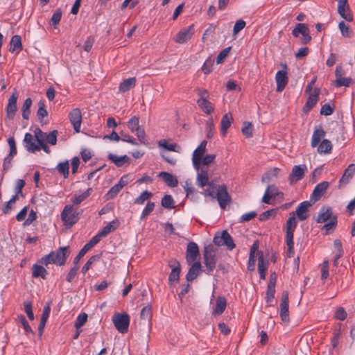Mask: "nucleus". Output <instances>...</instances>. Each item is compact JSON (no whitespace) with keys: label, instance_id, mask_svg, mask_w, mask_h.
<instances>
[{"label":"nucleus","instance_id":"f257e3e1","mask_svg":"<svg viewBox=\"0 0 355 355\" xmlns=\"http://www.w3.org/2000/svg\"><path fill=\"white\" fill-rule=\"evenodd\" d=\"M216 155L209 154L204 156L199 161V166L193 167L197 171L196 184L200 188H203L209 180V165L214 162Z\"/></svg>","mask_w":355,"mask_h":355},{"label":"nucleus","instance_id":"f03ea898","mask_svg":"<svg viewBox=\"0 0 355 355\" xmlns=\"http://www.w3.org/2000/svg\"><path fill=\"white\" fill-rule=\"evenodd\" d=\"M318 223H326L322 230L325 231L326 234L331 233L336 227L337 217L332 214L331 209L329 207H323L317 218Z\"/></svg>","mask_w":355,"mask_h":355},{"label":"nucleus","instance_id":"7ed1b4c3","mask_svg":"<svg viewBox=\"0 0 355 355\" xmlns=\"http://www.w3.org/2000/svg\"><path fill=\"white\" fill-rule=\"evenodd\" d=\"M67 255V247H61L57 251L51 252L50 254L43 257L41 262L46 266L50 263L62 266L64 264Z\"/></svg>","mask_w":355,"mask_h":355},{"label":"nucleus","instance_id":"20e7f679","mask_svg":"<svg viewBox=\"0 0 355 355\" xmlns=\"http://www.w3.org/2000/svg\"><path fill=\"white\" fill-rule=\"evenodd\" d=\"M61 219L66 226L71 227L79 219V213L73 205H66L62 211Z\"/></svg>","mask_w":355,"mask_h":355},{"label":"nucleus","instance_id":"39448f33","mask_svg":"<svg viewBox=\"0 0 355 355\" xmlns=\"http://www.w3.org/2000/svg\"><path fill=\"white\" fill-rule=\"evenodd\" d=\"M213 241L216 245L226 246L230 250L235 248L232 236L226 230L216 232Z\"/></svg>","mask_w":355,"mask_h":355},{"label":"nucleus","instance_id":"423d86ee","mask_svg":"<svg viewBox=\"0 0 355 355\" xmlns=\"http://www.w3.org/2000/svg\"><path fill=\"white\" fill-rule=\"evenodd\" d=\"M128 128L132 132H136L137 139L141 144H145L146 143L145 130L139 125V116H132L128 122Z\"/></svg>","mask_w":355,"mask_h":355},{"label":"nucleus","instance_id":"0eeeda50","mask_svg":"<svg viewBox=\"0 0 355 355\" xmlns=\"http://www.w3.org/2000/svg\"><path fill=\"white\" fill-rule=\"evenodd\" d=\"M204 263L207 268V270L210 272L212 271L216 264V249L211 245L205 246L204 248Z\"/></svg>","mask_w":355,"mask_h":355},{"label":"nucleus","instance_id":"6e6552de","mask_svg":"<svg viewBox=\"0 0 355 355\" xmlns=\"http://www.w3.org/2000/svg\"><path fill=\"white\" fill-rule=\"evenodd\" d=\"M113 323L116 329L121 334L128 330L130 317L127 313H116L112 317Z\"/></svg>","mask_w":355,"mask_h":355},{"label":"nucleus","instance_id":"1a4fd4ad","mask_svg":"<svg viewBox=\"0 0 355 355\" xmlns=\"http://www.w3.org/2000/svg\"><path fill=\"white\" fill-rule=\"evenodd\" d=\"M195 33L193 24L182 28L174 38V41L178 44H184L189 41Z\"/></svg>","mask_w":355,"mask_h":355},{"label":"nucleus","instance_id":"9d476101","mask_svg":"<svg viewBox=\"0 0 355 355\" xmlns=\"http://www.w3.org/2000/svg\"><path fill=\"white\" fill-rule=\"evenodd\" d=\"M216 198L222 209H225L226 206L230 202L231 198L227 193V187L225 185H220L216 189Z\"/></svg>","mask_w":355,"mask_h":355},{"label":"nucleus","instance_id":"9b49d317","mask_svg":"<svg viewBox=\"0 0 355 355\" xmlns=\"http://www.w3.org/2000/svg\"><path fill=\"white\" fill-rule=\"evenodd\" d=\"M197 104L200 110L208 115L211 114L214 110L213 104L207 99L206 92L200 93V98L197 101Z\"/></svg>","mask_w":355,"mask_h":355},{"label":"nucleus","instance_id":"f8f14e48","mask_svg":"<svg viewBox=\"0 0 355 355\" xmlns=\"http://www.w3.org/2000/svg\"><path fill=\"white\" fill-rule=\"evenodd\" d=\"M343 69L340 66H337L336 69V76L334 86L337 87H352L353 86V80L351 78L343 77L342 76Z\"/></svg>","mask_w":355,"mask_h":355},{"label":"nucleus","instance_id":"ddd939ff","mask_svg":"<svg viewBox=\"0 0 355 355\" xmlns=\"http://www.w3.org/2000/svg\"><path fill=\"white\" fill-rule=\"evenodd\" d=\"M280 317L284 322L288 323L289 322L288 293L287 291H284L282 295L280 303Z\"/></svg>","mask_w":355,"mask_h":355},{"label":"nucleus","instance_id":"4468645a","mask_svg":"<svg viewBox=\"0 0 355 355\" xmlns=\"http://www.w3.org/2000/svg\"><path fill=\"white\" fill-rule=\"evenodd\" d=\"M306 171L307 167L305 164L294 166L289 175L290 183L293 184L303 178Z\"/></svg>","mask_w":355,"mask_h":355},{"label":"nucleus","instance_id":"2eb2a0df","mask_svg":"<svg viewBox=\"0 0 355 355\" xmlns=\"http://www.w3.org/2000/svg\"><path fill=\"white\" fill-rule=\"evenodd\" d=\"M69 119L76 132L80 131L82 114L79 108H74L69 113Z\"/></svg>","mask_w":355,"mask_h":355},{"label":"nucleus","instance_id":"dca6fc26","mask_svg":"<svg viewBox=\"0 0 355 355\" xmlns=\"http://www.w3.org/2000/svg\"><path fill=\"white\" fill-rule=\"evenodd\" d=\"M338 12L346 21H352L353 20V15L351 9L347 4V0H338Z\"/></svg>","mask_w":355,"mask_h":355},{"label":"nucleus","instance_id":"f3484780","mask_svg":"<svg viewBox=\"0 0 355 355\" xmlns=\"http://www.w3.org/2000/svg\"><path fill=\"white\" fill-rule=\"evenodd\" d=\"M168 265L171 268V272L168 277V283L171 286L174 282H177L179 280L180 264L176 259H171Z\"/></svg>","mask_w":355,"mask_h":355},{"label":"nucleus","instance_id":"a211bd4d","mask_svg":"<svg viewBox=\"0 0 355 355\" xmlns=\"http://www.w3.org/2000/svg\"><path fill=\"white\" fill-rule=\"evenodd\" d=\"M199 256V248L194 242H190L187 245L186 252L187 262L190 264L194 262Z\"/></svg>","mask_w":355,"mask_h":355},{"label":"nucleus","instance_id":"6ab92c4d","mask_svg":"<svg viewBox=\"0 0 355 355\" xmlns=\"http://www.w3.org/2000/svg\"><path fill=\"white\" fill-rule=\"evenodd\" d=\"M207 141H202L198 147L193 151L192 155V164L193 167L199 166V161L204 157L206 152Z\"/></svg>","mask_w":355,"mask_h":355},{"label":"nucleus","instance_id":"aec40b11","mask_svg":"<svg viewBox=\"0 0 355 355\" xmlns=\"http://www.w3.org/2000/svg\"><path fill=\"white\" fill-rule=\"evenodd\" d=\"M355 173V164H350L344 171V173L339 180V188L347 185Z\"/></svg>","mask_w":355,"mask_h":355},{"label":"nucleus","instance_id":"412c9836","mask_svg":"<svg viewBox=\"0 0 355 355\" xmlns=\"http://www.w3.org/2000/svg\"><path fill=\"white\" fill-rule=\"evenodd\" d=\"M24 142L25 144V148L29 152L35 153L40 150V146L37 143L35 136L32 135L31 133H26L25 135Z\"/></svg>","mask_w":355,"mask_h":355},{"label":"nucleus","instance_id":"4be33fe9","mask_svg":"<svg viewBox=\"0 0 355 355\" xmlns=\"http://www.w3.org/2000/svg\"><path fill=\"white\" fill-rule=\"evenodd\" d=\"M279 195H282L274 184H270L268 186L265 193L262 198V202L266 204H270V200Z\"/></svg>","mask_w":355,"mask_h":355},{"label":"nucleus","instance_id":"5701e85b","mask_svg":"<svg viewBox=\"0 0 355 355\" xmlns=\"http://www.w3.org/2000/svg\"><path fill=\"white\" fill-rule=\"evenodd\" d=\"M275 79L277 83V89H284L287 83H288V77H287V67L286 65H284V69L282 71H279L276 73Z\"/></svg>","mask_w":355,"mask_h":355},{"label":"nucleus","instance_id":"b1692460","mask_svg":"<svg viewBox=\"0 0 355 355\" xmlns=\"http://www.w3.org/2000/svg\"><path fill=\"white\" fill-rule=\"evenodd\" d=\"M17 93H13L12 95L8 99V103L6 107V114L9 119H13L17 112Z\"/></svg>","mask_w":355,"mask_h":355},{"label":"nucleus","instance_id":"393cba45","mask_svg":"<svg viewBox=\"0 0 355 355\" xmlns=\"http://www.w3.org/2000/svg\"><path fill=\"white\" fill-rule=\"evenodd\" d=\"M329 186V183L324 181L318 184L315 187L312 193V200H313V202L318 200L322 197V196L326 192Z\"/></svg>","mask_w":355,"mask_h":355},{"label":"nucleus","instance_id":"a878e982","mask_svg":"<svg viewBox=\"0 0 355 355\" xmlns=\"http://www.w3.org/2000/svg\"><path fill=\"white\" fill-rule=\"evenodd\" d=\"M227 306L226 299L223 296H218L216 298V305L212 311V315L214 316H218L221 315L225 310Z\"/></svg>","mask_w":355,"mask_h":355},{"label":"nucleus","instance_id":"bb28decb","mask_svg":"<svg viewBox=\"0 0 355 355\" xmlns=\"http://www.w3.org/2000/svg\"><path fill=\"white\" fill-rule=\"evenodd\" d=\"M325 136V132L321 125L316 126L312 135L311 145L313 148L317 146L321 139Z\"/></svg>","mask_w":355,"mask_h":355},{"label":"nucleus","instance_id":"cd10ccee","mask_svg":"<svg viewBox=\"0 0 355 355\" xmlns=\"http://www.w3.org/2000/svg\"><path fill=\"white\" fill-rule=\"evenodd\" d=\"M107 158L118 167H121L130 162V158L127 155L118 156L112 153H109Z\"/></svg>","mask_w":355,"mask_h":355},{"label":"nucleus","instance_id":"c85d7f7f","mask_svg":"<svg viewBox=\"0 0 355 355\" xmlns=\"http://www.w3.org/2000/svg\"><path fill=\"white\" fill-rule=\"evenodd\" d=\"M311 206V203L308 201L301 202L296 209V214L300 220H304L308 217L307 211Z\"/></svg>","mask_w":355,"mask_h":355},{"label":"nucleus","instance_id":"c756f323","mask_svg":"<svg viewBox=\"0 0 355 355\" xmlns=\"http://www.w3.org/2000/svg\"><path fill=\"white\" fill-rule=\"evenodd\" d=\"M200 270L201 263L199 261L193 262L187 274L186 278L187 281L190 282L196 279Z\"/></svg>","mask_w":355,"mask_h":355},{"label":"nucleus","instance_id":"7c9ffc66","mask_svg":"<svg viewBox=\"0 0 355 355\" xmlns=\"http://www.w3.org/2000/svg\"><path fill=\"white\" fill-rule=\"evenodd\" d=\"M233 120V116L231 113H227L223 116L220 121V130L223 136L226 135L227 129L231 126Z\"/></svg>","mask_w":355,"mask_h":355},{"label":"nucleus","instance_id":"2f4dec72","mask_svg":"<svg viewBox=\"0 0 355 355\" xmlns=\"http://www.w3.org/2000/svg\"><path fill=\"white\" fill-rule=\"evenodd\" d=\"M22 49L21 39L19 35H15L12 37L10 42L9 51L11 53H18Z\"/></svg>","mask_w":355,"mask_h":355},{"label":"nucleus","instance_id":"473e14b6","mask_svg":"<svg viewBox=\"0 0 355 355\" xmlns=\"http://www.w3.org/2000/svg\"><path fill=\"white\" fill-rule=\"evenodd\" d=\"M159 177L162 178L164 182L171 187H175L178 185V179L172 174L167 172H160Z\"/></svg>","mask_w":355,"mask_h":355},{"label":"nucleus","instance_id":"72a5a7b5","mask_svg":"<svg viewBox=\"0 0 355 355\" xmlns=\"http://www.w3.org/2000/svg\"><path fill=\"white\" fill-rule=\"evenodd\" d=\"M267 269H268V262H266L264 261L263 257V252H259L258 270H259L261 279H265Z\"/></svg>","mask_w":355,"mask_h":355},{"label":"nucleus","instance_id":"f704fd0d","mask_svg":"<svg viewBox=\"0 0 355 355\" xmlns=\"http://www.w3.org/2000/svg\"><path fill=\"white\" fill-rule=\"evenodd\" d=\"M279 172V168H273L271 170L268 171L261 178L263 183H269L273 179L277 178Z\"/></svg>","mask_w":355,"mask_h":355},{"label":"nucleus","instance_id":"c9c22d12","mask_svg":"<svg viewBox=\"0 0 355 355\" xmlns=\"http://www.w3.org/2000/svg\"><path fill=\"white\" fill-rule=\"evenodd\" d=\"M332 149V145L329 140L323 139L320 144H318V153L327 154L330 153Z\"/></svg>","mask_w":355,"mask_h":355},{"label":"nucleus","instance_id":"e433bc0d","mask_svg":"<svg viewBox=\"0 0 355 355\" xmlns=\"http://www.w3.org/2000/svg\"><path fill=\"white\" fill-rule=\"evenodd\" d=\"M318 94L315 92L314 94H310L305 105L303 107L304 112H308L315 105L318 101Z\"/></svg>","mask_w":355,"mask_h":355},{"label":"nucleus","instance_id":"4c0bfd02","mask_svg":"<svg viewBox=\"0 0 355 355\" xmlns=\"http://www.w3.org/2000/svg\"><path fill=\"white\" fill-rule=\"evenodd\" d=\"M91 191L92 189L89 188L83 193L73 197L71 199V202H73L72 205H73V207L79 205L84 200L89 196Z\"/></svg>","mask_w":355,"mask_h":355},{"label":"nucleus","instance_id":"58836bf2","mask_svg":"<svg viewBox=\"0 0 355 355\" xmlns=\"http://www.w3.org/2000/svg\"><path fill=\"white\" fill-rule=\"evenodd\" d=\"M47 275L46 270L39 265H33V276L35 278L41 277L43 279H46Z\"/></svg>","mask_w":355,"mask_h":355},{"label":"nucleus","instance_id":"ea45409f","mask_svg":"<svg viewBox=\"0 0 355 355\" xmlns=\"http://www.w3.org/2000/svg\"><path fill=\"white\" fill-rule=\"evenodd\" d=\"M118 226V221L113 220L105 225L103 230L99 232L103 237L109 233L113 232Z\"/></svg>","mask_w":355,"mask_h":355},{"label":"nucleus","instance_id":"a19ab883","mask_svg":"<svg viewBox=\"0 0 355 355\" xmlns=\"http://www.w3.org/2000/svg\"><path fill=\"white\" fill-rule=\"evenodd\" d=\"M31 105L32 100L30 98H26L21 108L22 116L24 119H28L29 118L31 114L30 108Z\"/></svg>","mask_w":355,"mask_h":355},{"label":"nucleus","instance_id":"79ce46f5","mask_svg":"<svg viewBox=\"0 0 355 355\" xmlns=\"http://www.w3.org/2000/svg\"><path fill=\"white\" fill-rule=\"evenodd\" d=\"M69 164L68 161L60 162L57 166V170L64 178L69 176Z\"/></svg>","mask_w":355,"mask_h":355},{"label":"nucleus","instance_id":"37998d69","mask_svg":"<svg viewBox=\"0 0 355 355\" xmlns=\"http://www.w3.org/2000/svg\"><path fill=\"white\" fill-rule=\"evenodd\" d=\"M309 29L308 26L305 24H297L295 28L292 31V34L294 37H297L300 34L302 35L306 33Z\"/></svg>","mask_w":355,"mask_h":355},{"label":"nucleus","instance_id":"c03bdc74","mask_svg":"<svg viewBox=\"0 0 355 355\" xmlns=\"http://www.w3.org/2000/svg\"><path fill=\"white\" fill-rule=\"evenodd\" d=\"M136 78L135 77L124 80L119 85V89H131L136 85Z\"/></svg>","mask_w":355,"mask_h":355},{"label":"nucleus","instance_id":"a18cd8bd","mask_svg":"<svg viewBox=\"0 0 355 355\" xmlns=\"http://www.w3.org/2000/svg\"><path fill=\"white\" fill-rule=\"evenodd\" d=\"M275 289L273 288V284H268L266 292V303L268 306H271V302L274 299Z\"/></svg>","mask_w":355,"mask_h":355},{"label":"nucleus","instance_id":"49530a36","mask_svg":"<svg viewBox=\"0 0 355 355\" xmlns=\"http://www.w3.org/2000/svg\"><path fill=\"white\" fill-rule=\"evenodd\" d=\"M152 316V307L150 305L144 306L140 312V318L144 320H149Z\"/></svg>","mask_w":355,"mask_h":355},{"label":"nucleus","instance_id":"de8ad7c7","mask_svg":"<svg viewBox=\"0 0 355 355\" xmlns=\"http://www.w3.org/2000/svg\"><path fill=\"white\" fill-rule=\"evenodd\" d=\"M207 137L211 138L214 135V124L212 116H210L206 122Z\"/></svg>","mask_w":355,"mask_h":355},{"label":"nucleus","instance_id":"09e8293b","mask_svg":"<svg viewBox=\"0 0 355 355\" xmlns=\"http://www.w3.org/2000/svg\"><path fill=\"white\" fill-rule=\"evenodd\" d=\"M241 132L245 137H247V138L252 137V124L250 122L245 121L243 123V128L241 129Z\"/></svg>","mask_w":355,"mask_h":355},{"label":"nucleus","instance_id":"8fccbe9b","mask_svg":"<svg viewBox=\"0 0 355 355\" xmlns=\"http://www.w3.org/2000/svg\"><path fill=\"white\" fill-rule=\"evenodd\" d=\"M121 190V185L118 186L117 184L114 185L105 194V198L108 200L114 198L119 192Z\"/></svg>","mask_w":355,"mask_h":355},{"label":"nucleus","instance_id":"3c124183","mask_svg":"<svg viewBox=\"0 0 355 355\" xmlns=\"http://www.w3.org/2000/svg\"><path fill=\"white\" fill-rule=\"evenodd\" d=\"M338 27L343 37H350L352 36V31L349 26L344 21H340L338 24Z\"/></svg>","mask_w":355,"mask_h":355},{"label":"nucleus","instance_id":"603ef678","mask_svg":"<svg viewBox=\"0 0 355 355\" xmlns=\"http://www.w3.org/2000/svg\"><path fill=\"white\" fill-rule=\"evenodd\" d=\"M152 193L148 191H143L141 195L135 200V203L138 205H142L144 202L147 200L150 196Z\"/></svg>","mask_w":355,"mask_h":355},{"label":"nucleus","instance_id":"864d4df0","mask_svg":"<svg viewBox=\"0 0 355 355\" xmlns=\"http://www.w3.org/2000/svg\"><path fill=\"white\" fill-rule=\"evenodd\" d=\"M205 186H207V188L206 189H205V191L202 193V194L205 196H211V197H212L214 198L215 189H217L218 187H216L214 185V184L211 183L209 181H208L207 184H206Z\"/></svg>","mask_w":355,"mask_h":355},{"label":"nucleus","instance_id":"5fc2aeb1","mask_svg":"<svg viewBox=\"0 0 355 355\" xmlns=\"http://www.w3.org/2000/svg\"><path fill=\"white\" fill-rule=\"evenodd\" d=\"M87 320V314L85 313L80 314L75 322L74 327L76 329L80 328L82 326L85 324Z\"/></svg>","mask_w":355,"mask_h":355},{"label":"nucleus","instance_id":"6e6d98bb","mask_svg":"<svg viewBox=\"0 0 355 355\" xmlns=\"http://www.w3.org/2000/svg\"><path fill=\"white\" fill-rule=\"evenodd\" d=\"M46 133L43 132L40 129H36L35 130V137L37 143L40 145L45 143Z\"/></svg>","mask_w":355,"mask_h":355},{"label":"nucleus","instance_id":"4d7b16f0","mask_svg":"<svg viewBox=\"0 0 355 355\" xmlns=\"http://www.w3.org/2000/svg\"><path fill=\"white\" fill-rule=\"evenodd\" d=\"M100 259L99 255H94L90 257V259L87 261V263L85 264V266L82 268V272L85 273L91 267V266L98 261Z\"/></svg>","mask_w":355,"mask_h":355},{"label":"nucleus","instance_id":"13d9d810","mask_svg":"<svg viewBox=\"0 0 355 355\" xmlns=\"http://www.w3.org/2000/svg\"><path fill=\"white\" fill-rule=\"evenodd\" d=\"M57 135L58 131L57 130H53L50 132L49 134L46 133V140L45 141L51 144V145H55L57 142Z\"/></svg>","mask_w":355,"mask_h":355},{"label":"nucleus","instance_id":"bf43d9fd","mask_svg":"<svg viewBox=\"0 0 355 355\" xmlns=\"http://www.w3.org/2000/svg\"><path fill=\"white\" fill-rule=\"evenodd\" d=\"M173 200L170 195H166L162 199V205L167 209L173 208Z\"/></svg>","mask_w":355,"mask_h":355},{"label":"nucleus","instance_id":"052dcab7","mask_svg":"<svg viewBox=\"0 0 355 355\" xmlns=\"http://www.w3.org/2000/svg\"><path fill=\"white\" fill-rule=\"evenodd\" d=\"M230 49H231V47L229 46V47H227V48L223 49L219 53V54L218 55L217 58H216V62L218 64L222 63L225 60V59L228 55V54L230 51Z\"/></svg>","mask_w":355,"mask_h":355},{"label":"nucleus","instance_id":"680f3d73","mask_svg":"<svg viewBox=\"0 0 355 355\" xmlns=\"http://www.w3.org/2000/svg\"><path fill=\"white\" fill-rule=\"evenodd\" d=\"M155 203L152 202H148L142 211L141 219H144L147 216H148L154 209Z\"/></svg>","mask_w":355,"mask_h":355},{"label":"nucleus","instance_id":"e2e57ef3","mask_svg":"<svg viewBox=\"0 0 355 355\" xmlns=\"http://www.w3.org/2000/svg\"><path fill=\"white\" fill-rule=\"evenodd\" d=\"M291 216L286 221V230H294L297 225V220L295 213L291 214Z\"/></svg>","mask_w":355,"mask_h":355},{"label":"nucleus","instance_id":"0e129e2a","mask_svg":"<svg viewBox=\"0 0 355 355\" xmlns=\"http://www.w3.org/2000/svg\"><path fill=\"white\" fill-rule=\"evenodd\" d=\"M48 114V112L46 110V106L44 104V101H40L38 103V110H37V115L39 117L44 118Z\"/></svg>","mask_w":355,"mask_h":355},{"label":"nucleus","instance_id":"69168bd1","mask_svg":"<svg viewBox=\"0 0 355 355\" xmlns=\"http://www.w3.org/2000/svg\"><path fill=\"white\" fill-rule=\"evenodd\" d=\"M62 17V11L58 9L51 18V23L55 27L60 22Z\"/></svg>","mask_w":355,"mask_h":355},{"label":"nucleus","instance_id":"338daca9","mask_svg":"<svg viewBox=\"0 0 355 355\" xmlns=\"http://www.w3.org/2000/svg\"><path fill=\"white\" fill-rule=\"evenodd\" d=\"M245 24L246 23L245 21L242 19L237 20L234 26L233 34L234 35H237L242 29L244 28Z\"/></svg>","mask_w":355,"mask_h":355},{"label":"nucleus","instance_id":"774afa93","mask_svg":"<svg viewBox=\"0 0 355 355\" xmlns=\"http://www.w3.org/2000/svg\"><path fill=\"white\" fill-rule=\"evenodd\" d=\"M8 143L10 146V153L8 156L13 157L17 154V148L15 139L13 137H10L8 139Z\"/></svg>","mask_w":355,"mask_h":355}]
</instances>
